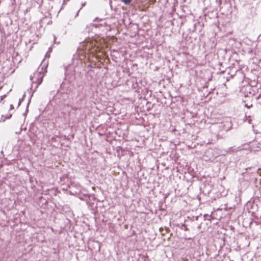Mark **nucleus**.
<instances>
[{"label": "nucleus", "instance_id": "3", "mask_svg": "<svg viewBox=\"0 0 261 261\" xmlns=\"http://www.w3.org/2000/svg\"><path fill=\"white\" fill-rule=\"evenodd\" d=\"M132 0H122V2H123L125 5H129Z\"/></svg>", "mask_w": 261, "mask_h": 261}, {"label": "nucleus", "instance_id": "6", "mask_svg": "<svg viewBox=\"0 0 261 261\" xmlns=\"http://www.w3.org/2000/svg\"><path fill=\"white\" fill-rule=\"evenodd\" d=\"M242 149L241 148V147H239L238 149H237L236 151H239V150H242Z\"/></svg>", "mask_w": 261, "mask_h": 261}, {"label": "nucleus", "instance_id": "8", "mask_svg": "<svg viewBox=\"0 0 261 261\" xmlns=\"http://www.w3.org/2000/svg\"><path fill=\"white\" fill-rule=\"evenodd\" d=\"M11 116H12V115H11V114H10V115H9V116H8V117H7V118H10L11 117Z\"/></svg>", "mask_w": 261, "mask_h": 261}, {"label": "nucleus", "instance_id": "4", "mask_svg": "<svg viewBox=\"0 0 261 261\" xmlns=\"http://www.w3.org/2000/svg\"><path fill=\"white\" fill-rule=\"evenodd\" d=\"M25 96V94H24L22 98L19 99L18 107H19L20 105L21 102L23 100V99Z\"/></svg>", "mask_w": 261, "mask_h": 261}, {"label": "nucleus", "instance_id": "2", "mask_svg": "<svg viewBox=\"0 0 261 261\" xmlns=\"http://www.w3.org/2000/svg\"><path fill=\"white\" fill-rule=\"evenodd\" d=\"M90 48V46L88 45V44H87L85 42H83L80 46V47L78 48L79 50H87L88 51L89 50Z\"/></svg>", "mask_w": 261, "mask_h": 261}, {"label": "nucleus", "instance_id": "1", "mask_svg": "<svg viewBox=\"0 0 261 261\" xmlns=\"http://www.w3.org/2000/svg\"><path fill=\"white\" fill-rule=\"evenodd\" d=\"M42 70L39 71V69L34 73L33 75L30 76V80L33 84H36L35 88H37L38 86L42 83L43 77V73Z\"/></svg>", "mask_w": 261, "mask_h": 261}, {"label": "nucleus", "instance_id": "5", "mask_svg": "<svg viewBox=\"0 0 261 261\" xmlns=\"http://www.w3.org/2000/svg\"><path fill=\"white\" fill-rule=\"evenodd\" d=\"M14 109V107H13V105H10V109H11V110H12V109Z\"/></svg>", "mask_w": 261, "mask_h": 261}, {"label": "nucleus", "instance_id": "7", "mask_svg": "<svg viewBox=\"0 0 261 261\" xmlns=\"http://www.w3.org/2000/svg\"><path fill=\"white\" fill-rule=\"evenodd\" d=\"M98 20H100L98 18H96L94 21H97Z\"/></svg>", "mask_w": 261, "mask_h": 261}]
</instances>
